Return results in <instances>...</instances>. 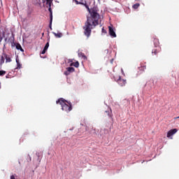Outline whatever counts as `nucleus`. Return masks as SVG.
Masks as SVG:
<instances>
[{"instance_id":"obj_1","label":"nucleus","mask_w":179,"mask_h":179,"mask_svg":"<svg viewBox=\"0 0 179 179\" xmlns=\"http://www.w3.org/2000/svg\"><path fill=\"white\" fill-rule=\"evenodd\" d=\"M100 19V14L97 13V9L92 10L90 11L87 17V21L83 27L84 34L89 38L92 34V29H94L96 26H99V20Z\"/></svg>"},{"instance_id":"obj_2","label":"nucleus","mask_w":179,"mask_h":179,"mask_svg":"<svg viewBox=\"0 0 179 179\" xmlns=\"http://www.w3.org/2000/svg\"><path fill=\"white\" fill-rule=\"evenodd\" d=\"M56 103L57 104H60L62 106V110L66 111V113H69V111L72 110V103L62 98L59 99Z\"/></svg>"},{"instance_id":"obj_3","label":"nucleus","mask_w":179,"mask_h":179,"mask_svg":"<svg viewBox=\"0 0 179 179\" xmlns=\"http://www.w3.org/2000/svg\"><path fill=\"white\" fill-rule=\"evenodd\" d=\"M43 2H45V0H43ZM46 3L49 6L48 10L50 12V20L49 27L50 30H52V9H51V3H52V0H46Z\"/></svg>"},{"instance_id":"obj_4","label":"nucleus","mask_w":179,"mask_h":179,"mask_svg":"<svg viewBox=\"0 0 179 179\" xmlns=\"http://www.w3.org/2000/svg\"><path fill=\"white\" fill-rule=\"evenodd\" d=\"M113 78L115 82H117V83H118V85L121 87L125 86V85H127V80L121 78V76L116 74L113 76Z\"/></svg>"},{"instance_id":"obj_5","label":"nucleus","mask_w":179,"mask_h":179,"mask_svg":"<svg viewBox=\"0 0 179 179\" xmlns=\"http://www.w3.org/2000/svg\"><path fill=\"white\" fill-rule=\"evenodd\" d=\"M178 131V130L177 129H173L169 130L166 134L167 138H171V136H173V135H174L175 134H177Z\"/></svg>"},{"instance_id":"obj_6","label":"nucleus","mask_w":179,"mask_h":179,"mask_svg":"<svg viewBox=\"0 0 179 179\" xmlns=\"http://www.w3.org/2000/svg\"><path fill=\"white\" fill-rule=\"evenodd\" d=\"M109 29V34L111 36V37H117V34H115V31H114V29L111 27H108Z\"/></svg>"},{"instance_id":"obj_7","label":"nucleus","mask_w":179,"mask_h":179,"mask_svg":"<svg viewBox=\"0 0 179 179\" xmlns=\"http://www.w3.org/2000/svg\"><path fill=\"white\" fill-rule=\"evenodd\" d=\"M159 52H160V48H159V47H155V48L153 49L152 51V55H157V54H159Z\"/></svg>"},{"instance_id":"obj_8","label":"nucleus","mask_w":179,"mask_h":179,"mask_svg":"<svg viewBox=\"0 0 179 179\" xmlns=\"http://www.w3.org/2000/svg\"><path fill=\"white\" fill-rule=\"evenodd\" d=\"M16 63H17V67L16 69H21L22 64H20V62H19V57H17L15 59Z\"/></svg>"},{"instance_id":"obj_9","label":"nucleus","mask_w":179,"mask_h":179,"mask_svg":"<svg viewBox=\"0 0 179 179\" xmlns=\"http://www.w3.org/2000/svg\"><path fill=\"white\" fill-rule=\"evenodd\" d=\"M15 47L17 50H20L21 52H24V50L22 48V45H20V43H16Z\"/></svg>"},{"instance_id":"obj_10","label":"nucleus","mask_w":179,"mask_h":179,"mask_svg":"<svg viewBox=\"0 0 179 179\" xmlns=\"http://www.w3.org/2000/svg\"><path fill=\"white\" fill-rule=\"evenodd\" d=\"M52 34H54V36L57 38H61V37H62V33L59 32V33H55V32H52Z\"/></svg>"},{"instance_id":"obj_11","label":"nucleus","mask_w":179,"mask_h":179,"mask_svg":"<svg viewBox=\"0 0 179 179\" xmlns=\"http://www.w3.org/2000/svg\"><path fill=\"white\" fill-rule=\"evenodd\" d=\"M103 114L105 116L108 115V117H109L110 118H111V120H113V115L111 114V112L108 110H106Z\"/></svg>"},{"instance_id":"obj_12","label":"nucleus","mask_w":179,"mask_h":179,"mask_svg":"<svg viewBox=\"0 0 179 179\" xmlns=\"http://www.w3.org/2000/svg\"><path fill=\"white\" fill-rule=\"evenodd\" d=\"M83 5H84V6H85L86 9H87L89 13H90L91 10H94L96 8H89V6L87 5V3H83Z\"/></svg>"},{"instance_id":"obj_13","label":"nucleus","mask_w":179,"mask_h":179,"mask_svg":"<svg viewBox=\"0 0 179 179\" xmlns=\"http://www.w3.org/2000/svg\"><path fill=\"white\" fill-rule=\"evenodd\" d=\"M70 66H75V68H79V62H72L70 64Z\"/></svg>"},{"instance_id":"obj_14","label":"nucleus","mask_w":179,"mask_h":179,"mask_svg":"<svg viewBox=\"0 0 179 179\" xmlns=\"http://www.w3.org/2000/svg\"><path fill=\"white\" fill-rule=\"evenodd\" d=\"M138 69L140 71H145L146 69V64H141V66L138 67Z\"/></svg>"},{"instance_id":"obj_15","label":"nucleus","mask_w":179,"mask_h":179,"mask_svg":"<svg viewBox=\"0 0 179 179\" xmlns=\"http://www.w3.org/2000/svg\"><path fill=\"white\" fill-rule=\"evenodd\" d=\"M154 44L155 47H159V39L157 38H154Z\"/></svg>"},{"instance_id":"obj_16","label":"nucleus","mask_w":179,"mask_h":179,"mask_svg":"<svg viewBox=\"0 0 179 179\" xmlns=\"http://www.w3.org/2000/svg\"><path fill=\"white\" fill-rule=\"evenodd\" d=\"M66 69L70 73H72V72H75V68L73 67H68Z\"/></svg>"},{"instance_id":"obj_17","label":"nucleus","mask_w":179,"mask_h":179,"mask_svg":"<svg viewBox=\"0 0 179 179\" xmlns=\"http://www.w3.org/2000/svg\"><path fill=\"white\" fill-rule=\"evenodd\" d=\"M6 62L8 63V62H12V59L8 57V55H6Z\"/></svg>"},{"instance_id":"obj_18","label":"nucleus","mask_w":179,"mask_h":179,"mask_svg":"<svg viewBox=\"0 0 179 179\" xmlns=\"http://www.w3.org/2000/svg\"><path fill=\"white\" fill-rule=\"evenodd\" d=\"M6 73V71L1 70L0 71V76H4Z\"/></svg>"},{"instance_id":"obj_19","label":"nucleus","mask_w":179,"mask_h":179,"mask_svg":"<svg viewBox=\"0 0 179 179\" xmlns=\"http://www.w3.org/2000/svg\"><path fill=\"white\" fill-rule=\"evenodd\" d=\"M50 47V43H47L43 48V50H48V48Z\"/></svg>"},{"instance_id":"obj_20","label":"nucleus","mask_w":179,"mask_h":179,"mask_svg":"<svg viewBox=\"0 0 179 179\" xmlns=\"http://www.w3.org/2000/svg\"><path fill=\"white\" fill-rule=\"evenodd\" d=\"M139 6H140L139 3H136V4L133 5V8L138 9L139 8Z\"/></svg>"},{"instance_id":"obj_21","label":"nucleus","mask_w":179,"mask_h":179,"mask_svg":"<svg viewBox=\"0 0 179 179\" xmlns=\"http://www.w3.org/2000/svg\"><path fill=\"white\" fill-rule=\"evenodd\" d=\"M73 1L76 2V5H83V3L78 1V0H73Z\"/></svg>"},{"instance_id":"obj_22","label":"nucleus","mask_w":179,"mask_h":179,"mask_svg":"<svg viewBox=\"0 0 179 179\" xmlns=\"http://www.w3.org/2000/svg\"><path fill=\"white\" fill-rule=\"evenodd\" d=\"M64 73L66 75V76H68L69 75H70L71 73H69V71L67 70V71H64Z\"/></svg>"},{"instance_id":"obj_23","label":"nucleus","mask_w":179,"mask_h":179,"mask_svg":"<svg viewBox=\"0 0 179 179\" xmlns=\"http://www.w3.org/2000/svg\"><path fill=\"white\" fill-rule=\"evenodd\" d=\"M82 57H83V59H87V57L85 55V54H83L82 55Z\"/></svg>"},{"instance_id":"obj_24","label":"nucleus","mask_w":179,"mask_h":179,"mask_svg":"<svg viewBox=\"0 0 179 179\" xmlns=\"http://www.w3.org/2000/svg\"><path fill=\"white\" fill-rule=\"evenodd\" d=\"M102 33H107V31H106V29H104V28H102Z\"/></svg>"},{"instance_id":"obj_25","label":"nucleus","mask_w":179,"mask_h":179,"mask_svg":"<svg viewBox=\"0 0 179 179\" xmlns=\"http://www.w3.org/2000/svg\"><path fill=\"white\" fill-rule=\"evenodd\" d=\"M45 51H47V50L43 49L41 54H45Z\"/></svg>"},{"instance_id":"obj_26","label":"nucleus","mask_w":179,"mask_h":179,"mask_svg":"<svg viewBox=\"0 0 179 179\" xmlns=\"http://www.w3.org/2000/svg\"><path fill=\"white\" fill-rule=\"evenodd\" d=\"M10 179H15V176L12 175V176H10Z\"/></svg>"},{"instance_id":"obj_27","label":"nucleus","mask_w":179,"mask_h":179,"mask_svg":"<svg viewBox=\"0 0 179 179\" xmlns=\"http://www.w3.org/2000/svg\"><path fill=\"white\" fill-rule=\"evenodd\" d=\"M6 79H9V74L6 76Z\"/></svg>"},{"instance_id":"obj_28","label":"nucleus","mask_w":179,"mask_h":179,"mask_svg":"<svg viewBox=\"0 0 179 179\" xmlns=\"http://www.w3.org/2000/svg\"><path fill=\"white\" fill-rule=\"evenodd\" d=\"M178 118H179V116H178V117H175V120H177V119H178Z\"/></svg>"},{"instance_id":"obj_29","label":"nucleus","mask_w":179,"mask_h":179,"mask_svg":"<svg viewBox=\"0 0 179 179\" xmlns=\"http://www.w3.org/2000/svg\"><path fill=\"white\" fill-rule=\"evenodd\" d=\"M2 41V38H0V41Z\"/></svg>"},{"instance_id":"obj_30","label":"nucleus","mask_w":179,"mask_h":179,"mask_svg":"<svg viewBox=\"0 0 179 179\" xmlns=\"http://www.w3.org/2000/svg\"><path fill=\"white\" fill-rule=\"evenodd\" d=\"M69 62H72V60H69Z\"/></svg>"},{"instance_id":"obj_31","label":"nucleus","mask_w":179,"mask_h":179,"mask_svg":"<svg viewBox=\"0 0 179 179\" xmlns=\"http://www.w3.org/2000/svg\"><path fill=\"white\" fill-rule=\"evenodd\" d=\"M99 2H100V0H98Z\"/></svg>"},{"instance_id":"obj_32","label":"nucleus","mask_w":179,"mask_h":179,"mask_svg":"<svg viewBox=\"0 0 179 179\" xmlns=\"http://www.w3.org/2000/svg\"><path fill=\"white\" fill-rule=\"evenodd\" d=\"M0 89H1V83H0Z\"/></svg>"}]
</instances>
